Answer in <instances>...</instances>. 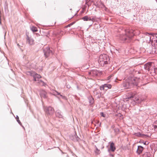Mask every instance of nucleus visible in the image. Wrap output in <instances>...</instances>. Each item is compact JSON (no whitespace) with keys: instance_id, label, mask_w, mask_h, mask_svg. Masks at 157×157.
<instances>
[{"instance_id":"f257e3e1","label":"nucleus","mask_w":157,"mask_h":157,"mask_svg":"<svg viewBox=\"0 0 157 157\" xmlns=\"http://www.w3.org/2000/svg\"><path fill=\"white\" fill-rule=\"evenodd\" d=\"M136 33L132 29H127L124 30V33L119 35V39L123 41L129 42Z\"/></svg>"},{"instance_id":"f03ea898","label":"nucleus","mask_w":157,"mask_h":157,"mask_svg":"<svg viewBox=\"0 0 157 157\" xmlns=\"http://www.w3.org/2000/svg\"><path fill=\"white\" fill-rule=\"evenodd\" d=\"M139 80V79L137 78H132L130 80H125L123 85L125 89H130L134 86H137Z\"/></svg>"},{"instance_id":"7ed1b4c3","label":"nucleus","mask_w":157,"mask_h":157,"mask_svg":"<svg viewBox=\"0 0 157 157\" xmlns=\"http://www.w3.org/2000/svg\"><path fill=\"white\" fill-rule=\"evenodd\" d=\"M153 34L148 33H145V37L146 38L147 42H150L152 46L154 47V48L157 49V40L153 36Z\"/></svg>"},{"instance_id":"20e7f679","label":"nucleus","mask_w":157,"mask_h":157,"mask_svg":"<svg viewBox=\"0 0 157 157\" xmlns=\"http://www.w3.org/2000/svg\"><path fill=\"white\" fill-rule=\"evenodd\" d=\"M27 75H30L33 76L34 81H38V83L42 86H44L45 83L41 80H39V79L41 78L40 75L38 74L35 72L33 71H28L27 72Z\"/></svg>"},{"instance_id":"39448f33","label":"nucleus","mask_w":157,"mask_h":157,"mask_svg":"<svg viewBox=\"0 0 157 157\" xmlns=\"http://www.w3.org/2000/svg\"><path fill=\"white\" fill-rule=\"evenodd\" d=\"M109 58L106 54H102L100 56L98 60L99 64L101 66H104L105 64L108 63Z\"/></svg>"},{"instance_id":"423d86ee","label":"nucleus","mask_w":157,"mask_h":157,"mask_svg":"<svg viewBox=\"0 0 157 157\" xmlns=\"http://www.w3.org/2000/svg\"><path fill=\"white\" fill-rule=\"evenodd\" d=\"M144 67V69L151 74L157 72V69L154 67V64L151 62H149L145 64Z\"/></svg>"},{"instance_id":"0eeeda50","label":"nucleus","mask_w":157,"mask_h":157,"mask_svg":"<svg viewBox=\"0 0 157 157\" xmlns=\"http://www.w3.org/2000/svg\"><path fill=\"white\" fill-rule=\"evenodd\" d=\"M44 110L47 115H52L54 112L53 108L50 106L44 107Z\"/></svg>"},{"instance_id":"6e6552de","label":"nucleus","mask_w":157,"mask_h":157,"mask_svg":"<svg viewBox=\"0 0 157 157\" xmlns=\"http://www.w3.org/2000/svg\"><path fill=\"white\" fill-rule=\"evenodd\" d=\"M44 55L46 58L53 54L52 51L50 50V48L48 47L45 48L44 49Z\"/></svg>"},{"instance_id":"1a4fd4ad","label":"nucleus","mask_w":157,"mask_h":157,"mask_svg":"<svg viewBox=\"0 0 157 157\" xmlns=\"http://www.w3.org/2000/svg\"><path fill=\"white\" fill-rule=\"evenodd\" d=\"M26 43L29 45H33L34 44V40L31 37L27 35Z\"/></svg>"},{"instance_id":"9d476101","label":"nucleus","mask_w":157,"mask_h":157,"mask_svg":"<svg viewBox=\"0 0 157 157\" xmlns=\"http://www.w3.org/2000/svg\"><path fill=\"white\" fill-rule=\"evenodd\" d=\"M112 86L111 84H105L102 85L100 87L101 90H106L109 89L111 88Z\"/></svg>"},{"instance_id":"9b49d317","label":"nucleus","mask_w":157,"mask_h":157,"mask_svg":"<svg viewBox=\"0 0 157 157\" xmlns=\"http://www.w3.org/2000/svg\"><path fill=\"white\" fill-rule=\"evenodd\" d=\"M99 71L96 70H92L89 72V74L93 77L97 76Z\"/></svg>"},{"instance_id":"f8f14e48","label":"nucleus","mask_w":157,"mask_h":157,"mask_svg":"<svg viewBox=\"0 0 157 157\" xmlns=\"http://www.w3.org/2000/svg\"><path fill=\"white\" fill-rule=\"evenodd\" d=\"M40 97L41 98H46L47 97V93L44 90H40Z\"/></svg>"},{"instance_id":"ddd939ff","label":"nucleus","mask_w":157,"mask_h":157,"mask_svg":"<svg viewBox=\"0 0 157 157\" xmlns=\"http://www.w3.org/2000/svg\"><path fill=\"white\" fill-rule=\"evenodd\" d=\"M143 147L141 146H139L138 147L136 153L138 155L140 154L143 150Z\"/></svg>"},{"instance_id":"4468645a","label":"nucleus","mask_w":157,"mask_h":157,"mask_svg":"<svg viewBox=\"0 0 157 157\" xmlns=\"http://www.w3.org/2000/svg\"><path fill=\"white\" fill-rule=\"evenodd\" d=\"M56 117H62L63 116L62 114L59 110H57L56 112Z\"/></svg>"},{"instance_id":"2eb2a0df","label":"nucleus","mask_w":157,"mask_h":157,"mask_svg":"<svg viewBox=\"0 0 157 157\" xmlns=\"http://www.w3.org/2000/svg\"><path fill=\"white\" fill-rule=\"evenodd\" d=\"M110 150L113 152L115 151L116 150V147H115L114 144L113 142H112L110 144Z\"/></svg>"},{"instance_id":"dca6fc26","label":"nucleus","mask_w":157,"mask_h":157,"mask_svg":"<svg viewBox=\"0 0 157 157\" xmlns=\"http://www.w3.org/2000/svg\"><path fill=\"white\" fill-rule=\"evenodd\" d=\"M94 147L95 150H94V152L95 154L97 155H99L101 153L100 150L99 149L96 145L94 146Z\"/></svg>"},{"instance_id":"f3484780","label":"nucleus","mask_w":157,"mask_h":157,"mask_svg":"<svg viewBox=\"0 0 157 157\" xmlns=\"http://www.w3.org/2000/svg\"><path fill=\"white\" fill-rule=\"evenodd\" d=\"M134 135L138 137H143V136H146L147 137H149L148 136H147V135H145L144 134H142L141 133H140V132H137V133H134Z\"/></svg>"},{"instance_id":"a211bd4d","label":"nucleus","mask_w":157,"mask_h":157,"mask_svg":"<svg viewBox=\"0 0 157 157\" xmlns=\"http://www.w3.org/2000/svg\"><path fill=\"white\" fill-rule=\"evenodd\" d=\"M145 99L143 98H140V99L139 98H137L135 100H134L135 102L137 103H140L141 102V101H144Z\"/></svg>"},{"instance_id":"6ab92c4d","label":"nucleus","mask_w":157,"mask_h":157,"mask_svg":"<svg viewBox=\"0 0 157 157\" xmlns=\"http://www.w3.org/2000/svg\"><path fill=\"white\" fill-rule=\"evenodd\" d=\"M151 154L150 152H145L143 155V157H151Z\"/></svg>"},{"instance_id":"aec40b11","label":"nucleus","mask_w":157,"mask_h":157,"mask_svg":"<svg viewBox=\"0 0 157 157\" xmlns=\"http://www.w3.org/2000/svg\"><path fill=\"white\" fill-rule=\"evenodd\" d=\"M50 94L54 95H59L60 94V93L55 90H53L51 92H50Z\"/></svg>"},{"instance_id":"412c9836","label":"nucleus","mask_w":157,"mask_h":157,"mask_svg":"<svg viewBox=\"0 0 157 157\" xmlns=\"http://www.w3.org/2000/svg\"><path fill=\"white\" fill-rule=\"evenodd\" d=\"M82 19L84 21H91V19L90 18H89L87 16H85L82 18Z\"/></svg>"},{"instance_id":"4be33fe9","label":"nucleus","mask_w":157,"mask_h":157,"mask_svg":"<svg viewBox=\"0 0 157 157\" xmlns=\"http://www.w3.org/2000/svg\"><path fill=\"white\" fill-rule=\"evenodd\" d=\"M153 126L154 127V130L157 131V121H156L153 124Z\"/></svg>"},{"instance_id":"5701e85b","label":"nucleus","mask_w":157,"mask_h":157,"mask_svg":"<svg viewBox=\"0 0 157 157\" xmlns=\"http://www.w3.org/2000/svg\"><path fill=\"white\" fill-rule=\"evenodd\" d=\"M89 101L90 104H93L94 102L93 98L91 97H89Z\"/></svg>"},{"instance_id":"b1692460","label":"nucleus","mask_w":157,"mask_h":157,"mask_svg":"<svg viewBox=\"0 0 157 157\" xmlns=\"http://www.w3.org/2000/svg\"><path fill=\"white\" fill-rule=\"evenodd\" d=\"M32 31L33 32H36L37 31V29L34 26H33L31 28Z\"/></svg>"},{"instance_id":"393cba45","label":"nucleus","mask_w":157,"mask_h":157,"mask_svg":"<svg viewBox=\"0 0 157 157\" xmlns=\"http://www.w3.org/2000/svg\"><path fill=\"white\" fill-rule=\"evenodd\" d=\"M75 22H74L69 24L67 26V27H70L75 23Z\"/></svg>"},{"instance_id":"a878e982","label":"nucleus","mask_w":157,"mask_h":157,"mask_svg":"<svg viewBox=\"0 0 157 157\" xmlns=\"http://www.w3.org/2000/svg\"><path fill=\"white\" fill-rule=\"evenodd\" d=\"M17 121L18 122V123L20 125H21V122L20 121L19 119V117L17 116Z\"/></svg>"},{"instance_id":"bb28decb","label":"nucleus","mask_w":157,"mask_h":157,"mask_svg":"<svg viewBox=\"0 0 157 157\" xmlns=\"http://www.w3.org/2000/svg\"><path fill=\"white\" fill-rule=\"evenodd\" d=\"M143 143L144 144V145H147L149 144V143L147 141H144V142H143Z\"/></svg>"},{"instance_id":"cd10ccee","label":"nucleus","mask_w":157,"mask_h":157,"mask_svg":"<svg viewBox=\"0 0 157 157\" xmlns=\"http://www.w3.org/2000/svg\"><path fill=\"white\" fill-rule=\"evenodd\" d=\"M132 98V97L131 96L129 97H128L127 98H126V101H128V100L129 99H131V98Z\"/></svg>"},{"instance_id":"c85d7f7f","label":"nucleus","mask_w":157,"mask_h":157,"mask_svg":"<svg viewBox=\"0 0 157 157\" xmlns=\"http://www.w3.org/2000/svg\"><path fill=\"white\" fill-rule=\"evenodd\" d=\"M60 97H62L63 99H66V97L64 96H63L62 95L60 94H59Z\"/></svg>"},{"instance_id":"c756f323","label":"nucleus","mask_w":157,"mask_h":157,"mask_svg":"<svg viewBox=\"0 0 157 157\" xmlns=\"http://www.w3.org/2000/svg\"><path fill=\"white\" fill-rule=\"evenodd\" d=\"M101 116H102L104 117H105V116L104 115V114L103 112H101Z\"/></svg>"},{"instance_id":"7c9ffc66","label":"nucleus","mask_w":157,"mask_h":157,"mask_svg":"<svg viewBox=\"0 0 157 157\" xmlns=\"http://www.w3.org/2000/svg\"><path fill=\"white\" fill-rule=\"evenodd\" d=\"M103 7H104L105 8V10H106L107 8L105 7V6L104 5H102V8H103Z\"/></svg>"},{"instance_id":"2f4dec72","label":"nucleus","mask_w":157,"mask_h":157,"mask_svg":"<svg viewBox=\"0 0 157 157\" xmlns=\"http://www.w3.org/2000/svg\"><path fill=\"white\" fill-rule=\"evenodd\" d=\"M109 155L111 156H112V157H113L114 156V155L113 154H112L110 153L109 154Z\"/></svg>"},{"instance_id":"473e14b6","label":"nucleus","mask_w":157,"mask_h":157,"mask_svg":"<svg viewBox=\"0 0 157 157\" xmlns=\"http://www.w3.org/2000/svg\"><path fill=\"white\" fill-rule=\"evenodd\" d=\"M67 87L68 88H70V86H67Z\"/></svg>"},{"instance_id":"72a5a7b5","label":"nucleus","mask_w":157,"mask_h":157,"mask_svg":"<svg viewBox=\"0 0 157 157\" xmlns=\"http://www.w3.org/2000/svg\"><path fill=\"white\" fill-rule=\"evenodd\" d=\"M88 0H86V3H87V2Z\"/></svg>"},{"instance_id":"f704fd0d","label":"nucleus","mask_w":157,"mask_h":157,"mask_svg":"<svg viewBox=\"0 0 157 157\" xmlns=\"http://www.w3.org/2000/svg\"><path fill=\"white\" fill-rule=\"evenodd\" d=\"M16 118H17V117H16Z\"/></svg>"},{"instance_id":"c9c22d12","label":"nucleus","mask_w":157,"mask_h":157,"mask_svg":"<svg viewBox=\"0 0 157 157\" xmlns=\"http://www.w3.org/2000/svg\"><path fill=\"white\" fill-rule=\"evenodd\" d=\"M104 148V147H103L102 148H102Z\"/></svg>"}]
</instances>
